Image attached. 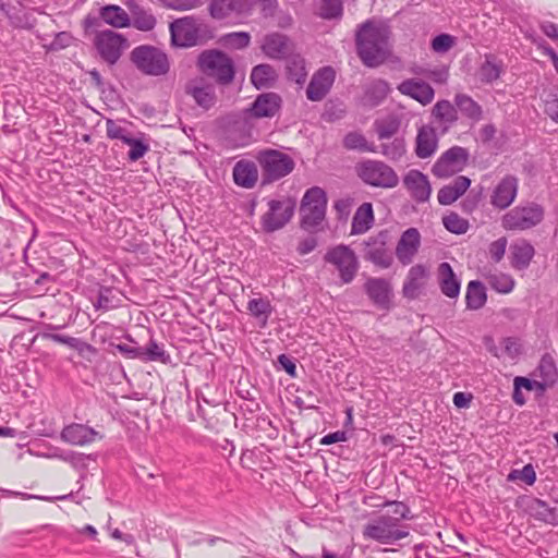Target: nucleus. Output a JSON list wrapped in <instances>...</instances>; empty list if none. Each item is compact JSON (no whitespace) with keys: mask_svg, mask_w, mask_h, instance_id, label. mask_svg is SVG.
<instances>
[{"mask_svg":"<svg viewBox=\"0 0 558 558\" xmlns=\"http://www.w3.org/2000/svg\"><path fill=\"white\" fill-rule=\"evenodd\" d=\"M403 185L417 203H425L430 197L432 187L428 178L418 170H410L403 177Z\"/></svg>","mask_w":558,"mask_h":558,"instance_id":"aec40b11","label":"nucleus"},{"mask_svg":"<svg viewBox=\"0 0 558 558\" xmlns=\"http://www.w3.org/2000/svg\"><path fill=\"white\" fill-rule=\"evenodd\" d=\"M286 72L289 81L302 86L307 77L306 63L300 54L290 56L286 60Z\"/></svg>","mask_w":558,"mask_h":558,"instance_id":"ea45409f","label":"nucleus"},{"mask_svg":"<svg viewBox=\"0 0 558 558\" xmlns=\"http://www.w3.org/2000/svg\"><path fill=\"white\" fill-rule=\"evenodd\" d=\"M518 383L522 385V387L529 391L537 390L538 392L543 393L549 386L538 380L529 379L526 377L518 376Z\"/></svg>","mask_w":558,"mask_h":558,"instance_id":"774afa93","label":"nucleus"},{"mask_svg":"<svg viewBox=\"0 0 558 558\" xmlns=\"http://www.w3.org/2000/svg\"><path fill=\"white\" fill-rule=\"evenodd\" d=\"M430 116L433 121L441 129V133H446L459 120L458 108L454 102L452 104L447 99L438 100L432 108Z\"/></svg>","mask_w":558,"mask_h":558,"instance_id":"b1692460","label":"nucleus"},{"mask_svg":"<svg viewBox=\"0 0 558 558\" xmlns=\"http://www.w3.org/2000/svg\"><path fill=\"white\" fill-rule=\"evenodd\" d=\"M374 211L371 203H363L355 210L351 222V234H363L374 225Z\"/></svg>","mask_w":558,"mask_h":558,"instance_id":"7c9ffc66","label":"nucleus"},{"mask_svg":"<svg viewBox=\"0 0 558 558\" xmlns=\"http://www.w3.org/2000/svg\"><path fill=\"white\" fill-rule=\"evenodd\" d=\"M130 146L128 158L130 161H137L149 150V144L144 140V136L135 138L130 136L124 143Z\"/></svg>","mask_w":558,"mask_h":558,"instance_id":"3c124183","label":"nucleus"},{"mask_svg":"<svg viewBox=\"0 0 558 558\" xmlns=\"http://www.w3.org/2000/svg\"><path fill=\"white\" fill-rule=\"evenodd\" d=\"M130 59L138 71L149 76H162L170 70V61L165 51L161 49L142 45L135 47Z\"/></svg>","mask_w":558,"mask_h":558,"instance_id":"423d86ee","label":"nucleus"},{"mask_svg":"<svg viewBox=\"0 0 558 558\" xmlns=\"http://www.w3.org/2000/svg\"><path fill=\"white\" fill-rule=\"evenodd\" d=\"M96 310L109 311L116 307L113 303V290L109 287H100L97 301L94 302Z\"/></svg>","mask_w":558,"mask_h":558,"instance_id":"4d7b16f0","label":"nucleus"},{"mask_svg":"<svg viewBox=\"0 0 558 558\" xmlns=\"http://www.w3.org/2000/svg\"><path fill=\"white\" fill-rule=\"evenodd\" d=\"M421 245V234L416 228L407 229L400 236L396 246L398 260L407 266L413 262Z\"/></svg>","mask_w":558,"mask_h":558,"instance_id":"a211bd4d","label":"nucleus"},{"mask_svg":"<svg viewBox=\"0 0 558 558\" xmlns=\"http://www.w3.org/2000/svg\"><path fill=\"white\" fill-rule=\"evenodd\" d=\"M415 73L423 75L437 84L446 83L449 76L448 70L444 68L434 70L420 69L415 71Z\"/></svg>","mask_w":558,"mask_h":558,"instance_id":"680f3d73","label":"nucleus"},{"mask_svg":"<svg viewBox=\"0 0 558 558\" xmlns=\"http://www.w3.org/2000/svg\"><path fill=\"white\" fill-rule=\"evenodd\" d=\"M282 99L276 93H264L256 97L252 106L244 111L247 118H271L281 107Z\"/></svg>","mask_w":558,"mask_h":558,"instance_id":"f3484780","label":"nucleus"},{"mask_svg":"<svg viewBox=\"0 0 558 558\" xmlns=\"http://www.w3.org/2000/svg\"><path fill=\"white\" fill-rule=\"evenodd\" d=\"M102 435L84 424L72 423L65 426L61 432V438L73 446H86L97 439H102Z\"/></svg>","mask_w":558,"mask_h":558,"instance_id":"412c9836","label":"nucleus"},{"mask_svg":"<svg viewBox=\"0 0 558 558\" xmlns=\"http://www.w3.org/2000/svg\"><path fill=\"white\" fill-rule=\"evenodd\" d=\"M518 194V179L513 175H506L495 186L490 194V204L498 209L508 208Z\"/></svg>","mask_w":558,"mask_h":558,"instance_id":"6ab92c4d","label":"nucleus"},{"mask_svg":"<svg viewBox=\"0 0 558 558\" xmlns=\"http://www.w3.org/2000/svg\"><path fill=\"white\" fill-rule=\"evenodd\" d=\"M246 310L251 316L258 320L259 327L265 328L274 312V306L267 298H255L247 302Z\"/></svg>","mask_w":558,"mask_h":558,"instance_id":"f704fd0d","label":"nucleus"},{"mask_svg":"<svg viewBox=\"0 0 558 558\" xmlns=\"http://www.w3.org/2000/svg\"><path fill=\"white\" fill-rule=\"evenodd\" d=\"M94 46L100 58L108 64L113 65L129 47V44L123 35L111 29H106L96 33Z\"/></svg>","mask_w":558,"mask_h":558,"instance_id":"9b49d317","label":"nucleus"},{"mask_svg":"<svg viewBox=\"0 0 558 558\" xmlns=\"http://www.w3.org/2000/svg\"><path fill=\"white\" fill-rule=\"evenodd\" d=\"M397 89L402 95L411 97L423 106L430 104L435 97L434 88L422 80H404L397 86Z\"/></svg>","mask_w":558,"mask_h":558,"instance_id":"4be33fe9","label":"nucleus"},{"mask_svg":"<svg viewBox=\"0 0 558 558\" xmlns=\"http://www.w3.org/2000/svg\"><path fill=\"white\" fill-rule=\"evenodd\" d=\"M264 53L271 59L284 57L288 48V38L282 34H270L265 37L262 46Z\"/></svg>","mask_w":558,"mask_h":558,"instance_id":"4c0bfd02","label":"nucleus"},{"mask_svg":"<svg viewBox=\"0 0 558 558\" xmlns=\"http://www.w3.org/2000/svg\"><path fill=\"white\" fill-rule=\"evenodd\" d=\"M386 510L369 520L363 529V536L380 544L392 545L409 536L408 525L403 521L414 515L403 501L387 500L383 505Z\"/></svg>","mask_w":558,"mask_h":558,"instance_id":"f257e3e1","label":"nucleus"},{"mask_svg":"<svg viewBox=\"0 0 558 558\" xmlns=\"http://www.w3.org/2000/svg\"><path fill=\"white\" fill-rule=\"evenodd\" d=\"M522 481L526 485H533L536 481V473L531 463L524 465L521 470L513 469L508 474V481Z\"/></svg>","mask_w":558,"mask_h":558,"instance_id":"6e6d98bb","label":"nucleus"},{"mask_svg":"<svg viewBox=\"0 0 558 558\" xmlns=\"http://www.w3.org/2000/svg\"><path fill=\"white\" fill-rule=\"evenodd\" d=\"M343 146L349 150H357L362 153H377V147L368 143L366 137L360 132H349L343 137Z\"/></svg>","mask_w":558,"mask_h":558,"instance_id":"a18cd8bd","label":"nucleus"},{"mask_svg":"<svg viewBox=\"0 0 558 558\" xmlns=\"http://www.w3.org/2000/svg\"><path fill=\"white\" fill-rule=\"evenodd\" d=\"M388 233L380 231L364 242V259L373 263L375 266L387 269L393 263L392 253L387 247Z\"/></svg>","mask_w":558,"mask_h":558,"instance_id":"4468645a","label":"nucleus"},{"mask_svg":"<svg viewBox=\"0 0 558 558\" xmlns=\"http://www.w3.org/2000/svg\"><path fill=\"white\" fill-rule=\"evenodd\" d=\"M236 0H230L227 2H210L209 4V13L214 19H225L229 15L231 11H235L238 13H242V9L235 8Z\"/></svg>","mask_w":558,"mask_h":558,"instance_id":"5fc2aeb1","label":"nucleus"},{"mask_svg":"<svg viewBox=\"0 0 558 558\" xmlns=\"http://www.w3.org/2000/svg\"><path fill=\"white\" fill-rule=\"evenodd\" d=\"M400 128L401 118L396 113L376 119L374 122V130L380 141L393 137L399 132Z\"/></svg>","mask_w":558,"mask_h":558,"instance_id":"c9c22d12","label":"nucleus"},{"mask_svg":"<svg viewBox=\"0 0 558 558\" xmlns=\"http://www.w3.org/2000/svg\"><path fill=\"white\" fill-rule=\"evenodd\" d=\"M487 301L485 286L478 280H472L468 283L465 293L466 308L477 311L482 308Z\"/></svg>","mask_w":558,"mask_h":558,"instance_id":"e433bc0d","label":"nucleus"},{"mask_svg":"<svg viewBox=\"0 0 558 558\" xmlns=\"http://www.w3.org/2000/svg\"><path fill=\"white\" fill-rule=\"evenodd\" d=\"M437 282L444 295L456 299L460 294L461 281L454 274L451 265L442 262L437 268Z\"/></svg>","mask_w":558,"mask_h":558,"instance_id":"393cba45","label":"nucleus"},{"mask_svg":"<svg viewBox=\"0 0 558 558\" xmlns=\"http://www.w3.org/2000/svg\"><path fill=\"white\" fill-rule=\"evenodd\" d=\"M73 36L69 32H59L54 35L53 39L45 45L47 51H60L71 46Z\"/></svg>","mask_w":558,"mask_h":558,"instance_id":"bf43d9fd","label":"nucleus"},{"mask_svg":"<svg viewBox=\"0 0 558 558\" xmlns=\"http://www.w3.org/2000/svg\"><path fill=\"white\" fill-rule=\"evenodd\" d=\"M438 147L436 131L430 125H423L418 129L415 140V154L418 158L425 159L434 155Z\"/></svg>","mask_w":558,"mask_h":558,"instance_id":"a878e982","label":"nucleus"},{"mask_svg":"<svg viewBox=\"0 0 558 558\" xmlns=\"http://www.w3.org/2000/svg\"><path fill=\"white\" fill-rule=\"evenodd\" d=\"M184 90L198 107L206 111L215 107L217 102L215 86L204 77L190 80L185 84Z\"/></svg>","mask_w":558,"mask_h":558,"instance_id":"2eb2a0df","label":"nucleus"},{"mask_svg":"<svg viewBox=\"0 0 558 558\" xmlns=\"http://www.w3.org/2000/svg\"><path fill=\"white\" fill-rule=\"evenodd\" d=\"M364 290L372 302L380 308H388L392 295L391 283L385 278H368Z\"/></svg>","mask_w":558,"mask_h":558,"instance_id":"5701e85b","label":"nucleus"},{"mask_svg":"<svg viewBox=\"0 0 558 558\" xmlns=\"http://www.w3.org/2000/svg\"><path fill=\"white\" fill-rule=\"evenodd\" d=\"M336 78L331 66H324L316 71L306 88V97L311 101H320L330 92Z\"/></svg>","mask_w":558,"mask_h":558,"instance_id":"dca6fc26","label":"nucleus"},{"mask_svg":"<svg viewBox=\"0 0 558 558\" xmlns=\"http://www.w3.org/2000/svg\"><path fill=\"white\" fill-rule=\"evenodd\" d=\"M143 362H160L169 364L171 362L170 354L163 349V345L158 343L155 339L150 338L146 345L142 347Z\"/></svg>","mask_w":558,"mask_h":558,"instance_id":"a19ab883","label":"nucleus"},{"mask_svg":"<svg viewBox=\"0 0 558 558\" xmlns=\"http://www.w3.org/2000/svg\"><path fill=\"white\" fill-rule=\"evenodd\" d=\"M428 271L424 265L417 264L412 266L403 282L402 293L409 300H414L418 296L420 290L424 287V280Z\"/></svg>","mask_w":558,"mask_h":558,"instance_id":"bb28decb","label":"nucleus"},{"mask_svg":"<svg viewBox=\"0 0 558 558\" xmlns=\"http://www.w3.org/2000/svg\"><path fill=\"white\" fill-rule=\"evenodd\" d=\"M295 201L286 197L282 199H270L268 210L262 216V227L267 233L282 229L293 217Z\"/></svg>","mask_w":558,"mask_h":558,"instance_id":"9d476101","label":"nucleus"},{"mask_svg":"<svg viewBox=\"0 0 558 558\" xmlns=\"http://www.w3.org/2000/svg\"><path fill=\"white\" fill-rule=\"evenodd\" d=\"M535 255L534 246L527 242L522 241L511 245V265L518 270L526 269Z\"/></svg>","mask_w":558,"mask_h":558,"instance_id":"473e14b6","label":"nucleus"},{"mask_svg":"<svg viewBox=\"0 0 558 558\" xmlns=\"http://www.w3.org/2000/svg\"><path fill=\"white\" fill-rule=\"evenodd\" d=\"M538 376L548 386H553L557 379V368L551 356L544 355L537 366Z\"/></svg>","mask_w":558,"mask_h":558,"instance_id":"de8ad7c7","label":"nucleus"},{"mask_svg":"<svg viewBox=\"0 0 558 558\" xmlns=\"http://www.w3.org/2000/svg\"><path fill=\"white\" fill-rule=\"evenodd\" d=\"M171 44L180 48H190L211 38V31L203 20L190 15L170 23Z\"/></svg>","mask_w":558,"mask_h":558,"instance_id":"7ed1b4c3","label":"nucleus"},{"mask_svg":"<svg viewBox=\"0 0 558 558\" xmlns=\"http://www.w3.org/2000/svg\"><path fill=\"white\" fill-rule=\"evenodd\" d=\"M234 183L244 189L255 186L258 179V170L253 161L240 160L233 167Z\"/></svg>","mask_w":558,"mask_h":558,"instance_id":"c85d7f7f","label":"nucleus"},{"mask_svg":"<svg viewBox=\"0 0 558 558\" xmlns=\"http://www.w3.org/2000/svg\"><path fill=\"white\" fill-rule=\"evenodd\" d=\"M262 171V183L269 184L290 174L295 162L291 156L277 149H262L256 155Z\"/></svg>","mask_w":558,"mask_h":558,"instance_id":"39448f33","label":"nucleus"},{"mask_svg":"<svg viewBox=\"0 0 558 558\" xmlns=\"http://www.w3.org/2000/svg\"><path fill=\"white\" fill-rule=\"evenodd\" d=\"M316 15L323 20H340L343 15L342 0H320Z\"/></svg>","mask_w":558,"mask_h":558,"instance_id":"c03bdc74","label":"nucleus"},{"mask_svg":"<svg viewBox=\"0 0 558 558\" xmlns=\"http://www.w3.org/2000/svg\"><path fill=\"white\" fill-rule=\"evenodd\" d=\"M502 72V62L492 54L485 56V61L478 70L480 80L482 83L492 84L500 77Z\"/></svg>","mask_w":558,"mask_h":558,"instance_id":"79ce46f5","label":"nucleus"},{"mask_svg":"<svg viewBox=\"0 0 558 558\" xmlns=\"http://www.w3.org/2000/svg\"><path fill=\"white\" fill-rule=\"evenodd\" d=\"M405 151V142L402 137H395L392 142L380 145V153L392 161L400 160Z\"/></svg>","mask_w":558,"mask_h":558,"instance_id":"09e8293b","label":"nucleus"},{"mask_svg":"<svg viewBox=\"0 0 558 558\" xmlns=\"http://www.w3.org/2000/svg\"><path fill=\"white\" fill-rule=\"evenodd\" d=\"M197 66L202 73L222 86L231 84L235 76L233 60L217 49L204 50L198 56Z\"/></svg>","mask_w":558,"mask_h":558,"instance_id":"20e7f679","label":"nucleus"},{"mask_svg":"<svg viewBox=\"0 0 558 558\" xmlns=\"http://www.w3.org/2000/svg\"><path fill=\"white\" fill-rule=\"evenodd\" d=\"M223 45L233 49H243L250 45L251 36L246 32H233L222 37Z\"/></svg>","mask_w":558,"mask_h":558,"instance_id":"864d4df0","label":"nucleus"},{"mask_svg":"<svg viewBox=\"0 0 558 558\" xmlns=\"http://www.w3.org/2000/svg\"><path fill=\"white\" fill-rule=\"evenodd\" d=\"M324 259L337 268L343 283H350L355 278L359 260L355 253L348 245L339 244L331 247L325 254Z\"/></svg>","mask_w":558,"mask_h":558,"instance_id":"f8f14e48","label":"nucleus"},{"mask_svg":"<svg viewBox=\"0 0 558 558\" xmlns=\"http://www.w3.org/2000/svg\"><path fill=\"white\" fill-rule=\"evenodd\" d=\"M251 82L257 88H268L274 85L277 80V73L270 64H258L252 69Z\"/></svg>","mask_w":558,"mask_h":558,"instance_id":"58836bf2","label":"nucleus"},{"mask_svg":"<svg viewBox=\"0 0 558 558\" xmlns=\"http://www.w3.org/2000/svg\"><path fill=\"white\" fill-rule=\"evenodd\" d=\"M454 105L464 118L472 123H477L484 118L482 106L475 101L470 95L458 93L454 95Z\"/></svg>","mask_w":558,"mask_h":558,"instance_id":"c756f323","label":"nucleus"},{"mask_svg":"<svg viewBox=\"0 0 558 558\" xmlns=\"http://www.w3.org/2000/svg\"><path fill=\"white\" fill-rule=\"evenodd\" d=\"M506 247H507V239L506 238H499L498 240L492 242L488 247L490 258L495 263L500 262L505 256Z\"/></svg>","mask_w":558,"mask_h":558,"instance_id":"e2e57ef3","label":"nucleus"},{"mask_svg":"<svg viewBox=\"0 0 558 558\" xmlns=\"http://www.w3.org/2000/svg\"><path fill=\"white\" fill-rule=\"evenodd\" d=\"M489 287L499 293H510L514 288V280L510 275L496 274L487 277Z\"/></svg>","mask_w":558,"mask_h":558,"instance_id":"8fccbe9b","label":"nucleus"},{"mask_svg":"<svg viewBox=\"0 0 558 558\" xmlns=\"http://www.w3.org/2000/svg\"><path fill=\"white\" fill-rule=\"evenodd\" d=\"M471 180L468 177H457L450 184L442 186L437 194V199L440 205H451L460 196H462L469 186Z\"/></svg>","mask_w":558,"mask_h":558,"instance_id":"cd10ccee","label":"nucleus"},{"mask_svg":"<svg viewBox=\"0 0 558 558\" xmlns=\"http://www.w3.org/2000/svg\"><path fill=\"white\" fill-rule=\"evenodd\" d=\"M454 45V37L449 34H440L432 40V49L438 53L447 52Z\"/></svg>","mask_w":558,"mask_h":558,"instance_id":"052dcab7","label":"nucleus"},{"mask_svg":"<svg viewBox=\"0 0 558 558\" xmlns=\"http://www.w3.org/2000/svg\"><path fill=\"white\" fill-rule=\"evenodd\" d=\"M356 173L372 187L390 190L399 184V175L395 169L381 160L367 159L359 162Z\"/></svg>","mask_w":558,"mask_h":558,"instance_id":"0eeeda50","label":"nucleus"},{"mask_svg":"<svg viewBox=\"0 0 558 558\" xmlns=\"http://www.w3.org/2000/svg\"><path fill=\"white\" fill-rule=\"evenodd\" d=\"M132 25L142 32H149L155 28L157 20L150 11L138 5L132 9Z\"/></svg>","mask_w":558,"mask_h":558,"instance_id":"37998d69","label":"nucleus"},{"mask_svg":"<svg viewBox=\"0 0 558 558\" xmlns=\"http://www.w3.org/2000/svg\"><path fill=\"white\" fill-rule=\"evenodd\" d=\"M100 19L112 27L122 28L131 25L126 11L119 5L108 4L100 9Z\"/></svg>","mask_w":558,"mask_h":558,"instance_id":"72a5a7b5","label":"nucleus"},{"mask_svg":"<svg viewBox=\"0 0 558 558\" xmlns=\"http://www.w3.org/2000/svg\"><path fill=\"white\" fill-rule=\"evenodd\" d=\"M544 216L545 210L542 205L529 202L507 211L501 218V226L509 231H524L539 225Z\"/></svg>","mask_w":558,"mask_h":558,"instance_id":"6e6552de","label":"nucleus"},{"mask_svg":"<svg viewBox=\"0 0 558 558\" xmlns=\"http://www.w3.org/2000/svg\"><path fill=\"white\" fill-rule=\"evenodd\" d=\"M390 92L389 84L384 80H374L364 88L363 101L368 107L380 105Z\"/></svg>","mask_w":558,"mask_h":558,"instance_id":"2f4dec72","label":"nucleus"},{"mask_svg":"<svg viewBox=\"0 0 558 558\" xmlns=\"http://www.w3.org/2000/svg\"><path fill=\"white\" fill-rule=\"evenodd\" d=\"M469 156L466 148L453 146L440 155L433 165L432 172L437 178H449L465 168Z\"/></svg>","mask_w":558,"mask_h":558,"instance_id":"ddd939ff","label":"nucleus"},{"mask_svg":"<svg viewBox=\"0 0 558 558\" xmlns=\"http://www.w3.org/2000/svg\"><path fill=\"white\" fill-rule=\"evenodd\" d=\"M40 336H41L43 339L51 340L53 342L64 344V345L71 348V349H74V347L76 344V341L78 339V338H75V337H71V336H66V335H60V333H54V332H49V331H43L40 333Z\"/></svg>","mask_w":558,"mask_h":558,"instance_id":"0e129e2a","label":"nucleus"},{"mask_svg":"<svg viewBox=\"0 0 558 558\" xmlns=\"http://www.w3.org/2000/svg\"><path fill=\"white\" fill-rule=\"evenodd\" d=\"M106 134L110 140H120L123 143L131 136V133L112 119L106 120Z\"/></svg>","mask_w":558,"mask_h":558,"instance_id":"13d9d810","label":"nucleus"},{"mask_svg":"<svg viewBox=\"0 0 558 558\" xmlns=\"http://www.w3.org/2000/svg\"><path fill=\"white\" fill-rule=\"evenodd\" d=\"M166 8L177 10V11H186L191 10L198 5L201 0H160Z\"/></svg>","mask_w":558,"mask_h":558,"instance_id":"69168bd1","label":"nucleus"},{"mask_svg":"<svg viewBox=\"0 0 558 558\" xmlns=\"http://www.w3.org/2000/svg\"><path fill=\"white\" fill-rule=\"evenodd\" d=\"M387 31L367 20L357 26L355 33L356 52L363 64L375 68L384 63L387 50Z\"/></svg>","mask_w":558,"mask_h":558,"instance_id":"f03ea898","label":"nucleus"},{"mask_svg":"<svg viewBox=\"0 0 558 558\" xmlns=\"http://www.w3.org/2000/svg\"><path fill=\"white\" fill-rule=\"evenodd\" d=\"M327 196L322 187L313 186L303 195L300 213L301 227L306 231L317 228L325 219Z\"/></svg>","mask_w":558,"mask_h":558,"instance_id":"1a4fd4ad","label":"nucleus"},{"mask_svg":"<svg viewBox=\"0 0 558 558\" xmlns=\"http://www.w3.org/2000/svg\"><path fill=\"white\" fill-rule=\"evenodd\" d=\"M444 227L451 233L463 234L469 229V221L456 213H450L442 218Z\"/></svg>","mask_w":558,"mask_h":558,"instance_id":"603ef678","label":"nucleus"},{"mask_svg":"<svg viewBox=\"0 0 558 558\" xmlns=\"http://www.w3.org/2000/svg\"><path fill=\"white\" fill-rule=\"evenodd\" d=\"M526 509L530 512L532 517H534L536 520L545 522L548 524V521H550V510L551 506L548 505L546 501L531 497L527 499L526 502Z\"/></svg>","mask_w":558,"mask_h":558,"instance_id":"49530a36","label":"nucleus"},{"mask_svg":"<svg viewBox=\"0 0 558 558\" xmlns=\"http://www.w3.org/2000/svg\"><path fill=\"white\" fill-rule=\"evenodd\" d=\"M75 351H77V353L88 360V361H92V359L97 354V349L95 347H93L92 344L85 342L84 340L82 339H77L76 341V344L74 347Z\"/></svg>","mask_w":558,"mask_h":558,"instance_id":"338daca9","label":"nucleus"}]
</instances>
